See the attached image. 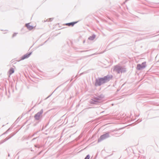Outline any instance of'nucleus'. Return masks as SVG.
<instances>
[{
  "label": "nucleus",
  "instance_id": "1",
  "mask_svg": "<svg viewBox=\"0 0 159 159\" xmlns=\"http://www.w3.org/2000/svg\"><path fill=\"white\" fill-rule=\"evenodd\" d=\"M109 77L107 76H106L103 78L97 79L96 80L95 85L96 86H100L102 84L109 81Z\"/></svg>",
  "mask_w": 159,
  "mask_h": 159
},
{
  "label": "nucleus",
  "instance_id": "2",
  "mask_svg": "<svg viewBox=\"0 0 159 159\" xmlns=\"http://www.w3.org/2000/svg\"><path fill=\"white\" fill-rule=\"evenodd\" d=\"M115 70L117 71L118 73L122 72L123 71H125V70H124V69L122 67L120 66H116L115 68Z\"/></svg>",
  "mask_w": 159,
  "mask_h": 159
},
{
  "label": "nucleus",
  "instance_id": "3",
  "mask_svg": "<svg viewBox=\"0 0 159 159\" xmlns=\"http://www.w3.org/2000/svg\"><path fill=\"white\" fill-rule=\"evenodd\" d=\"M146 66V62H143L141 65L138 64L137 66V69L140 70L145 67Z\"/></svg>",
  "mask_w": 159,
  "mask_h": 159
},
{
  "label": "nucleus",
  "instance_id": "4",
  "mask_svg": "<svg viewBox=\"0 0 159 159\" xmlns=\"http://www.w3.org/2000/svg\"><path fill=\"white\" fill-rule=\"evenodd\" d=\"M109 135L108 133H106V134H103L101 136L98 141H100L106 138H108L109 137Z\"/></svg>",
  "mask_w": 159,
  "mask_h": 159
},
{
  "label": "nucleus",
  "instance_id": "5",
  "mask_svg": "<svg viewBox=\"0 0 159 159\" xmlns=\"http://www.w3.org/2000/svg\"><path fill=\"white\" fill-rule=\"evenodd\" d=\"M25 25L27 28L30 30H31L34 29L36 26V25H35L34 26L31 25H30V23L27 24H26Z\"/></svg>",
  "mask_w": 159,
  "mask_h": 159
},
{
  "label": "nucleus",
  "instance_id": "6",
  "mask_svg": "<svg viewBox=\"0 0 159 159\" xmlns=\"http://www.w3.org/2000/svg\"><path fill=\"white\" fill-rule=\"evenodd\" d=\"M42 112L40 111L38 112L37 114H36L34 116V118L35 119L37 120H39L40 118V116L42 114Z\"/></svg>",
  "mask_w": 159,
  "mask_h": 159
},
{
  "label": "nucleus",
  "instance_id": "7",
  "mask_svg": "<svg viewBox=\"0 0 159 159\" xmlns=\"http://www.w3.org/2000/svg\"><path fill=\"white\" fill-rule=\"evenodd\" d=\"M32 52H31L28 54H26L23 56L21 58V60H23L25 59L28 58L31 54Z\"/></svg>",
  "mask_w": 159,
  "mask_h": 159
},
{
  "label": "nucleus",
  "instance_id": "8",
  "mask_svg": "<svg viewBox=\"0 0 159 159\" xmlns=\"http://www.w3.org/2000/svg\"><path fill=\"white\" fill-rule=\"evenodd\" d=\"M77 22H71V23H66V25H68L69 26H73Z\"/></svg>",
  "mask_w": 159,
  "mask_h": 159
},
{
  "label": "nucleus",
  "instance_id": "9",
  "mask_svg": "<svg viewBox=\"0 0 159 159\" xmlns=\"http://www.w3.org/2000/svg\"><path fill=\"white\" fill-rule=\"evenodd\" d=\"M14 72V69L12 68H11L10 69V70L8 71V73H9V75H10L12 74Z\"/></svg>",
  "mask_w": 159,
  "mask_h": 159
},
{
  "label": "nucleus",
  "instance_id": "10",
  "mask_svg": "<svg viewBox=\"0 0 159 159\" xmlns=\"http://www.w3.org/2000/svg\"><path fill=\"white\" fill-rule=\"evenodd\" d=\"M90 158L89 156V155H88L84 159H89Z\"/></svg>",
  "mask_w": 159,
  "mask_h": 159
},
{
  "label": "nucleus",
  "instance_id": "11",
  "mask_svg": "<svg viewBox=\"0 0 159 159\" xmlns=\"http://www.w3.org/2000/svg\"><path fill=\"white\" fill-rule=\"evenodd\" d=\"M16 34L15 33V34H13V36H12L13 37H14V36H16Z\"/></svg>",
  "mask_w": 159,
  "mask_h": 159
},
{
  "label": "nucleus",
  "instance_id": "12",
  "mask_svg": "<svg viewBox=\"0 0 159 159\" xmlns=\"http://www.w3.org/2000/svg\"><path fill=\"white\" fill-rule=\"evenodd\" d=\"M92 37H90L89 38V39H91V40L93 39V38H94V37H93V39H92Z\"/></svg>",
  "mask_w": 159,
  "mask_h": 159
}]
</instances>
